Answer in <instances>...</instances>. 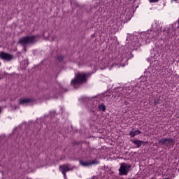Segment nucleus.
I'll use <instances>...</instances> for the list:
<instances>
[{"label":"nucleus","instance_id":"nucleus-1","mask_svg":"<svg viewBox=\"0 0 179 179\" xmlns=\"http://www.w3.org/2000/svg\"><path fill=\"white\" fill-rule=\"evenodd\" d=\"M152 34H153V31L141 33L136 32L133 35H130L127 39L129 41L126 45L127 50L119 52L118 55L113 60L114 64L125 66L128 64V55L131 54L132 50H136L138 47L150 43V38L153 37Z\"/></svg>","mask_w":179,"mask_h":179},{"label":"nucleus","instance_id":"nucleus-2","mask_svg":"<svg viewBox=\"0 0 179 179\" xmlns=\"http://www.w3.org/2000/svg\"><path fill=\"white\" fill-rule=\"evenodd\" d=\"M115 97L113 94V92L108 91L102 94L98 95L93 98L94 104L90 107V108H94L97 107V103L100 101H107L108 103L115 101Z\"/></svg>","mask_w":179,"mask_h":179},{"label":"nucleus","instance_id":"nucleus-3","mask_svg":"<svg viewBox=\"0 0 179 179\" xmlns=\"http://www.w3.org/2000/svg\"><path fill=\"white\" fill-rule=\"evenodd\" d=\"M87 76L89 74L85 73H78L76 76L75 78L71 80V85L76 89H78L82 83H85L87 80Z\"/></svg>","mask_w":179,"mask_h":179},{"label":"nucleus","instance_id":"nucleus-4","mask_svg":"<svg viewBox=\"0 0 179 179\" xmlns=\"http://www.w3.org/2000/svg\"><path fill=\"white\" fill-rule=\"evenodd\" d=\"M38 38V36L23 37L20 39L19 44H20L21 45H27V44L36 43V41H37Z\"/></svg>","mask_w":179,"mask_h":179},{"label":"nucleus","instance_id":"nucleus-5","mask_svg":"<svg viewBox=\"0 0 179 179\" xmlns=\"http://www.w3.org/2000/svg\"><path fill=\"white\" fill-rule=\"evenodd\" d=\"M131 169V165L122 163L120 164V168L119 169L120 176H127L129 173Z\"/></svg>","mask_w":179,"mask_h":179},{"label":"nucleus","instance_id":"nucleus-6","mask_svg":"<svg viewBox=\"0 0 179 179\" xmlns=\"http://www.w3.org/2000/svg\"><path fill=\"white\" fill-rule=\"evenodd\" d=\"M159 143L160 145H162L164 146H167L168 148H171L173 145H174V141L173 139H167V138H162L161 139Z\"/></svg>","mask_w":179,"mask_h":179},{"label":"nucleus","instance_id":"nucleus-7","mask_svg":"<svg viewBox=\"0 0 179 179\" xmlns=\"http://www.w3.org/2000/svg\"><path fill=\"white\" fill-rule=\"evenodd\" d=\"M0 58L4 59V61H11V59H13V56L10 54L1 52L0 53Z\"/></svg>","mask_w":179,"mask_h":179},{"label":"nucleus","instance_id":"nucleus-8","mask_svg":"<svg viewBox=\"0 0 179 179\" xmlns=\"http://www.w3.org/2000/svg\"><path fill=\"white\" fill-rule=\"evenodd\" d=\"M60 171H62V174H64V177L65 179H66V174L67 171H70L71 168L66 165H62L59 167Z\"/></svg>","mask_w":179,"mask_h":179},{"label":"nucleus","instance_id":"nucleus-9","mask_svg":"<svg viewBox=\"0 0 179 179\" xmlns=\"http://www.w3.org/2000/svg\"><path fill=\"white\" fill-rule=\"evenodd\" d=\"M47 32L43 33V36L45 38V40H49V41H54L55 40V35H54L52 33H48V36L46 35Z\"/></svg>","mask_w":179,"mask_h":179},{"label":"nucleus","instance_id":"nucleus-10","mask_svg":"<svg viewBox=\"0 0 179 179\" xmlns=\"http://www.w3.org/2000/svg\"><path fill=\"white\" fill-rule=\"evenodd\" d=\"M31 99L24 98L20 99V104L22 106H29V104H31Z\"/></svg>","mask_w":179,"mask_h":179},{"label":"nucleus","instance_id":"nucleus-11","mask_svg":"<svg viewBox=\"0 0 179 179\" xmlns=\"http://www.w3.org/2000/svg\"><path fill=\"white\" fill-rule=\"evenodd\" d=\"M99 162H94V161L92 162L90 161L85 162V161L80 160V166H83V167H87L89 166H91V164H97Z\"/></svg>","mask_w":179,"mask_h":179},{"label":"nucleus","instance_id":"nucleus-12","mask_svg":"<svg viewBox=\"0 0 179 179\" xmlns=\"http://www.w3.org/2000/svg\"><path fill=\"white\" fill-rule=\"evenodd\" d=\"M141 134V131L139 130H131L130 131V135L131 138H134V136H136V135H139Z\"/></svg>","mask_w":179,"mask_h":179},{"label":"nucleus","instance_id":"nucleus-13","mask_svg":"<svg viewBox=\"0 0 179 179\" xmlns=\"http://www.w3.org/2000/svg\"><path fill=\"white\" fill-rule=\"evenodd\" d=\"M133 143L136 145V148H141L142 146V143H143V141H139V140H135L133 141Z\"/></svg>","mask_w":179,"mask_h":179},{"label":"nucleus","instance_id":"nucleus-14","mask_svg":"<svg viewBox=\"0 0 179 179\" xmlns=\"http://www.w3.org/2000/svg\"><path fill=\"white\" fill-rule=\"evenodd\" d=\"M111 62H113V60H111V59L108 57L105 58V68L107 66H110V65H111Z\"/></svg>","mask_w":179,"mask_h":179},{"label":"nucleus","instance_id":"nucleus-15","mask_svg":"<svg viewBox=\"0 0 179 179\" xmlns=\"http://www.w3.org/2000/svg\"><path fill=\"white\" fill-rule=\"evenodd\" d=\"M98 106H99L98 108L99 111H106V106L103 103L100 105L98 104Z\"/></svg>","mask_w":179,"mask_h":179},{"label":"nucleus","instance_id":"nucleus-16","mask_svg":"<svg viewBox=\"0 0 179 179\" xmlns=\"http://www.w3.org/2000/svg\"><path fill=\"white\" fill-rule=\"evenodd\" d=\"M120 20H124V15H120V18L114 22L115 24H117Z\"/></svg>","mask_w":179,"mask_h":179},{"label":"nucleus","instance_id":"nucleus-17","mask_svg":"<svg viewBox=\"0 0 179 179\" xmlns=\"http://www.w3.org/2000/svg\"><path fill=\"white\" fill-rule=\"evenodd\" d=\"M149 2H150V3H156V2H159V0H149Z\"/></svg>","mask_w":179,"mask_h":179},{"label":"nucleus","instance_id":"nucleus-18","mask_svg":"<svg viewBox=\"0 0 179 179\" xmlns=\"http://www.w3.org/2000/svg\"><path fill=\"white\" fill-rule=\"evenodd\" d=\"M63 59H64V57H62V56H59L57 57L58 61H62Z\"/></svg>","mask_w":179,"mask_h":179},{"label":"nucleus","instance_id":"nucleus-19","mask_svg":"<svg viewBox=\"0 0 179 179\" xmlns=\"http://www.w3.org/2000/svg\"><path fill=\"white\" fill-rule=\"evenodd\" d=\"M24 62L26 63V64H24V66L22 67V69H24V68H26V66H27V60H26Z\"/></svg>","mask_w":179,"mask_h":179},{"label":"nucleus","instance_id":"nucleus-20","mask_svg":"<svg viewBox=\"0 0 179 179\" xmlns=\"http://www.w3.org/2000/svg\"><path fill=\"white\" fill-rule=\"evenodd\" d=\"M174 26H176V24H172V27H173V30H176V28H174Z\"/></svg>","mask_w":179,"mask_h":179},{"label":"nucleus","instance_id":"nucleus-21","mask_svg":"<svg viewBox=\"0 0 179 179\" xmlns=\"http://www.w3.org/2000/svg\"><path fill=\"white\" fill-rule=\"evenodd\" d=\"M141 85H143V86L144 85H146V83H145V82L143 81V82L141 83Z\"/></svg>","mask_w":179,"mask_h":179},{"label":"nucleus","instance_id":"nucleus-22","mask_svg":"<svg viewBox=\"0 0 179 179\" xmlns=\"http://www.w3.org/2000/svg\"><path fill=\"white\" fill-rule=\"evenodd\" d=\"M129 90H131V89H129V90H128V92H127V93H128V94H129L132 91H130L129 92Z\"/></svg>","mask_w":179,"mask_h":179},{"label":"nucleus","instance_id":"nucleus-23","mask_svg":"<svg viewBox=\"0 0 179 179\" xmlns=\"http://www.w3.org/2000/svg\"><path fill=\"white\" fill-rule=\"evenodd\" d=\"M143 80H146V78H143Z\"/></svg>","mask_w":179,"mask_h":179},{"label":"nucleus","instance_id":"nucleus-24","mask_svg":"<svg viewBox=\"0 0 179 179\" xmlns=\"http://www.w3.org/2000/svg\"><path fill=\"white\" fill-rule=\"evenodd\" d=\"M150 61L151 62H153V59H150Z\"/></svg>","mask_w":179,"mask_h":179},{"label":"nucleus","instance_id":"nucleus-25","mask_svg":"<svg viewBox=\"0 0 179 179\" xmlns=\"http://www.w3.org/2000/svg\"><path fill=\"white\" fill-rule=\"evenodd\" d=\"M155 57H159V55H155Z\"/></svg>","mask_w":179,"mask_h":179},{"label":"nucleus","instance_id":"nucleus-26","mask_svg":"<svg viewBox=\"0 0 179 179\" xmlns=\"http://www.w3.org/2000/svg\"><path fill=\"white\" fill-rule=\"evenodd\" d=\"M151 179H156V178H152Z\"/></svg>","mask_w":179,"mask_h":179},{"label":"nucleus","instance_id":"nucleus-27","mask_svg":"<svg viewBox=\"0 0 179 179\" xmlns=\"http://www.w3.org/2000/svg\"><path fill=\"white\" fill-rule=\"evenodd\" d=\"M166 34H169V32L166 33Z\"/></svg>","mask_w":179,"mask_h":179},{"label":"nucleus","instance_id":"nucleus-28","mask_svg":"<svg viewBox=\"0 0 179 179\" xmlns=\"http://www.w3.org/2000/svg\"><path fill=\"white\" fill-rule=\"evenodd\" d=\"M1 79H2V78H1V76H0V80H1Z\"/></svg>","mask_w":179,"mask_h":179},{"label":"nucleus","instance_id":"nucleus-29","mask_svg":"<svg viewBox=\"0 0 179 179\" xmlns=\"http://www.w3.org/2000/svg\"><path fill=\"white\" fill-rule=\"evenodd\" d=\"M0 113H1V108H0Z\"/></svg>","mask_w":179,"mask_h":179},{"label":"nucleus","instance_id":"nucleus-30","mask_svg":"<svg viewBox=\"0 0 179 179\" xmlns=\"http://www.w3.org/2000/svg\"><path fill=\"white\" fill-rule=\"evenodd\" d=\"M173 1H177V0H173Z\"/></svg>","mask_w":179,"mask_h":179}]
</instances>
